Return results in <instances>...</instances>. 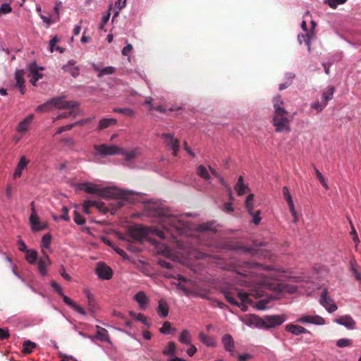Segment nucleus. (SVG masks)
<instances>
[{
    "mask_svg": "<svg viewBox=\"0 0 361 361\" xmlns=\"http://www.w3.org/2000/svg\"><path fill=\"white\" fill-rule=\"evenodd\" d=\"M73 220L78 225H83L85 223V219L78 212H74Z\"/></svg>",
    "mask_w": 361,
    "mask_h": 361,
    "instance_id": "nucleus-50",
    "label": "nucleus"
},
{
    "mask_svg": "<svg viewBox=\"0 0 361 361\" xmlns=\"http://www.w3.org/2000/svg\"><path fill=\"white\" fill-rule=\"evenodd\" d=\"M335 322L344 326L348 329H354L355 328L356 322L350 315L341 316L335 319Z\"/></svg>",
    "mask_w": 361,
    "mask_h": 361,
    "instance_id": "nucleus-14",
    "label": "nucleus"
},
{
    "mask_svg": "<svg viewBox=\"0 0 361 361\" xmlns=\"http://www.w3.org/2000/svg\"><path fill=\"white\" fill-rule=\"evenodd\" d=\"M62 215L60 216L61 219L68 221H70V216H68V209L67 207H63L62 208Z\"/></svg>",
    "mask_w": 361,
    "mask_h": 361,
    "instance_id": "nucleus-60",
    "label": "nucleus"
},
{
    "mask_svg": "<svg viewBox=\"0 0 361 361\" xmlns=\"http://www.w3.org/2000/svg\"><path fill=\"white\" fill-rule=\"evenodd\" d=\"M30 161L25 158V156H21L17 164V166L13 174V178H18L22 176V173L25 169L27 168Z\"/></svg>",
    "mask_w": 361,
    "mask_h": 361,
    "instance_id": "nucleus-15",
    "label": "nucleus"
},
{
    "mask_svg": "<svg viewBox=\"0 0 361 361\" xmlns=\"http://www.w3.org/2000/svg\"><path fill=\"white\" fill-rule=\"evenodd\" d=\"M197 173L200 177L204 178V180H208L210 179L209 172L206 167L204 166L203 165H200L197 167Z\"/></svg>",
    "mask_w": 361,
    "mask_h": 361,
    "instance_id": "nucleus-39",
    "label": "nucleus"
},
{
    "mask_svg": "<svg viewBox=\"0 0 361 361\" xmlns=\"http://www.w3.org/2000/svg\"><path fill=\"white\" fill-rule=\"evenodd\" d=\"M199 338L202 343L207 346L213 347L216 345V341L213 338H211L202 332L199 334Z\"/></svg>",
    "mask_w": 361,
    "mask_h": 361,
    "instance_id": "nucleus-31",
    "label": "nucleus"
},
{
    "mask_svg": "<svg viewBox=\"0 0 361 361\" xmlns=\"http://www.w3.org/2000/svg\"><path fill=\"white\" fill-rule=\"evenodd\" d=\"M117 190L122 195L106 197L107 199H113V200L111 202H109V212L111 214H114L118 209L123 207L126 204V202L128 200L127 192L119 189Z\"/></svg>",
    "mask_w": 361,
    "mask_h": 361,
    "instance_id": "nucleus-6",
    "label": "nucleus"
},
{
    "mask_svg": "<svg viewBox=\"0 0 361 361\" xmlns=\"http://www.w3.org/2000/svg\"><path fill=\"white\" fill-rule=\"evenodd\" d=\"M222 343L226 350L228 352L233 351L235 348L234 341L230 334H227L224 335V336L222 337Z\"/></svg>",
    "mask_w": 361,
    "mask_h": 361,
    "instance_id": "nucleus-23",
    "label": "nucleus"
},
{
    "mask_svg": "<svg viewBox=\"0 0 361 361\" xmlns=\"http://www.w3.org/2000/svg\"><path fill=\"white\" fill-rule=\"evenodd\" d=\"M80 189L84 190L85 192L90 194H96L98 196L104 198L109 197L118 196L122 195L117 188H105L104 189H99L94 184L90 183H84L80 185Z\"/></svg>",
    "mask_w": 361,
    "mask_h": 361,
    "instance_id": "nucleus-5",
    "label": "nucleus"
},
{
    "mask_svg": "<svg viewBox=\"0 0 361 361\" xmlns=\"http://www.w3.org/2000/svg\"><path fill=\"white\" fill-rule=\"evenodd\" d=\"M286 330L287 331L293 334V335H297V336L302 334L310 333L309 331L307 329H306L305 328H304L301 326H298V325H295L293 324H287L286 326Z\"/></svg>",
    "mask_w": 361,
    "mask_h": 361,
    "instance_id": "nucleus-22",
    "label": "nucleus"
},
{
    "mask_svg": "<svg viewBox=\"0 0 361 361\" xmlns=\"http://www.w3.org/2000/svg\"><path fill=\"white\" fill-rule=\"evenodd\" d=\"M51 264V259L49 256L44 254V257L40 258L38 261V270L41 275L47 274V268Z\"/></svg>",
    "mask_w": 361,
    "mask_h": 361,
    "instance_id": "nucleus-20",
    "label": "nucleus"
},
{
    "mask_svg": "<svg viewBox=\"0 0 361 361\" xmlns=\"http://www.w3.org/2000/svg\"><path fill=\"white\" fill-rule=\"evenodd\" d=\"M62 298L63 302L68 306L73 308L75 311H77L78 313L86 315V312L84 310V309L80 307V305H77L75 302H74L73 300H71L68 296L65 295L63 293H62V295H59Z\"/></svg>",
    "mask_w": 361,
    "mask_h": 361,
    "instance_id": "nucleus-21",
    "label": "nucleus"
},
{
    "mask_svg": "<svg viewBox=\"0 0 361 361\" xmlns=\"http://www.w3.org/2000/svg\"><path fill=\"white\" fill-rule=\"evenodd\" d=\"M260 213V210H258L255 213L252 212V214H250L253 217L252 222L255 225H258L261 221Z\"/></svg>",
    "mask_w": 361,
    "mask_h": 361,
    "instance_id": "nucleus-57",
    "label": "nucleus"
},
{
    "mask_svg": "<svg viewBox=\"0 0 361 361\" xmlns=\"http://www.w3.org/2000/svg\"><path fill=\"white\" fill-rule=\"evenodd\" d=\"M285 320L286 318L283 315H272L267 316L262 323L267 328H272L281 325Z\"/></svg>",
    "mask_w": 361,
    "mask_h": 361,
    "instance_id": "nucleus-11",
    "label": "nucleus"
},
{
    "mask_svg": "<svg viewBox=\"0 0 361 361\" xmlns=\"http://www.w3.org/2000/svg\"><path fill=\"white\" fill-rule=\"evenodd\" d=\"M75 102L78 104L77 106H75L73 108H66L67 109H71V110L68 112H66V113H63V114H60L58 118H67L68 116L75 117L76 113L75 112L74 109L78 107V106H79V104L77 102Z\"/></svg>",
    "mask_w": 361,
    "mask_h": 361,
    "instance_id": "nucleus-48",
    "label": "nucleus"
},
{
    "mask_svg": "<svg viewBox=\"0 0 361 361\" xmlns=\"http://www.w3.org/2000/svg\"><path fill=\"white\" fill-rule=\"evenodd\" d=\"M37 258V252L35 250H29L25 252V259L27 262L30 264H33L35 263Z\"/></svg>",
    "mask_w": 361,
    "mask_h": 361,
    "instance_id": "nucleus-36",
    "label": "nucleus"
},
{
    "mask_svg": "<svg viewBox=\"0 0 361 361\" xmlns=\"http://www.w3.org/2000/svg\"><path fill=\"white\" fill-rule=\"evenodd\" d=\"M298 39L300 44L305 42L308 47V50H310V39L309 34H300L298 35Z\"/></svg>",
    "mask_w": 361,
    "mask_h": 361,
    "instance_id": "nucleus-47",
    "label": "nucleus"
},
{
    "mask_svg": "<svg viewBox=\"0 0 361 361\" xmlns=\"http://www.w3.org/2000/svg\"><path fill=\"white\" fill-rule=\"evenodd\" d=\"M176 345L175 343L170 341L168 345L164 349L162 353L165 355L172 356L176 351Z\"/></svg>",
    "mask_w": 361,
    "mask_h": 361,
    "instance_id": "nucleus-40",
    "label": "nucleus"
},
{
    "mask_svg": "<svg viewBox=\"0 0 361 361\" xmlns=\"http://www.w3.org/2000/svg\"><path fill=\"white\" fill-rule=\"evenodd\" d=\"M334 88L333 87H328L322 94V102L326 105L328 102L333 97Z\"/></svg>",
    "mask_w": 361,
    "mask_h": 361,
    "instance_id": "nucleus-37",
    "label": "nucleus"
},
{
    "mask_svg": "<svg viewBox=\"0 0 361 361\" xmlns=\"http://www.w3.org/2000/svg\"><path fill=\"white\" fill-rule=\"evenodd\" d=\"M271 288L280 292L286 291L290 293H295L297 290V288L295 286L284 283H277Z\"/></svg>",
    "mask_w": 361,
    "mask_h": 361,
    "instance_id": "nucleus-26",
    "label": "nucleus"
},
{
    "mask_svg": "<svg viewBox=\"0 0 361 361\" xmlns=\"http://www.w3.org/2000/svg\"><path fill=\"white\" fill-rule=\"evenodd\" d=\"M348 0H325V3L327 4L331 8H336L338 5L345 4Z\"/></svg>",
    "mask_w": 361,
    "mask_h": 361,
    "instance_id": "nucleus-49",
    "label": "nucleus"
},
{
    "mask_svg": "<svg viewBox=\"0 0 361 361\" xmlns=\"http://www.w3.org/2000/svg\"><path fill=\"white\" fill-rule=\"evenodd\" d=\"M94 207H95L99 211H100L103 213L109 212V209H110L109 203L108 204V205H106L103 202L94 201Z\"/></svg>",
    "mask_w": 361,
    "mask_h": 361,
    "instance_id": "nucleus-42",
    "label": "nucleus"
},
{
    "mask_svg": "<svg viewBox=\"0 0 361 361\" xmlns=\"http://www.w3.org/2000/svg\"><path fill=\"white\" fill-rule=\"evenodd\" d=\"M29 220L32 226V229L35 231H38L46 228V226L39 221L35 209H33V212H31Z\"/></svg>",
    "mask_w": 361,
    "mask_h": 361,
    "instance_id": "nucleus-16",
    "label": "nucleus"
},
{
    "mask_svg": "<svg viewBox=\"0 0 361 361\" xmlns=\"http://www.w3.org/2000/svg\"><path fill=\"white\" fill-rule=\"evenodd\" d=\"M159 264L161 267L166 268V269H172V267H173V265L171 263H170L169 262H167L164 259H160L159 261Z\"/></svg>",
    "mask_w": 361,
    "mask_h": 361,
    "instance_id": "nucleus-61",
    "label": "nucleus"
},
{
    "mask_svg": "<svg viewBox=\"0 0 361 361\" xmlns=\"http://www.w3.org/2000/svg\"><path fill=\"white\" fill-rule=\"evenodd\" d=\"M171 328V324L169 322H164L162 327L160 329V332L164 334H168L170 333V330Z\"/></svg>",
    "mask_w": 361,
    "mask_h": 361,
    "instance_id": "nucleus-55",
    "label": "nucleus"
},
{
    "mask_svg": "<svg viewBox=\"0 0 361 361\" xmlns=\"http://www.w3.org/2000/svg\"><path fill=\"white\" fill-rule=\"evenodd\" d=\"M253 200H254V195L250 194L247 195L245 200V207L250 214H252L253 210Z\"/></svg>",
    "mask_w": 361,
    "mask_h": 361,
    "instance_id": "nucleus-43",
    "label": "nucleus"
},
{
    "mask_svg": "<svg viewBox=\"0 0 361 361\" xmlns=\"http://www.w3.org/2000/svg\"><path fill=\"white\" fill-rule=\"evenodd\" d=\"M94 149L103 157L119 154L121 152V147L115 145H94Z\"/></svg>",
    "mask_w": 361,
    "mask_h": 361,
    "instance_id": "nucleus-7",
    "label": "nucleus"
},
{
    "mask_svg": "<svg viewBox=\"0 0 361 361\" xmlns=\"http://www.w3.org/2000/svg\"><path fill=\"white\" fill-rule=\"evenodd\" d=\"M157 312H158L159 315L162 318L166 317L168 316L169 306L165 300H160L159 301Z\"/></svg>",
    "mask_w": 361,
    "mask_h": 361,
    "instance_id": "nucleus-25",
    "label": "nucleus"
},
{
    "mask_svg": "<svg viewBox=\"0 0 361 361\" xmlns=\"http://www.w3.org/2000/svg\"><path fill=\"white\" fill-rule=\"evenodd\" d=\"M77 124V123H73V124H69V125H66L65 126H61L60 128H58L57 131H56V133L57 134H60L64 131H68V130H71L75 125Z\"/></svg>",
    "mask_w": 361,
    "mask_h": 361,
    "instance_id": "nucleus-58",
    "label": "nucleus"
},
{
    "mask_svg": "<svg viewBox=\"0 0 361 361\" xmlns=\"http://www.w3.org/2000/svg\"><path fill=\"white\" fill-rule=\"evenodd\" d=\"M161 137L164 138L166 144L170 146V147L173 149V156L176 157L180 149L179 140L176 138H174L173 135L167 133L162 134Z\"/></svg>",
    "mask_w": 361,
    "mask_h": 361,
    "instance_id": "nucleus-12",
    "label": "nucleus"
},
{
    "mask_svg": "<svg viewBox=\"0 0 361 361\" xmlns=\"http://www.w3.org/2000/svg\"><path fill=\"white\" fill-rule=\"evenodd\" d=\"M94 68L96 71L98 72L99 78H102L105 75H111L116 71V68L113 66H107L104 68H99V67L94 66Z\"/></svg>",
    "mask_w": 361,
    "mask_h": 361,
    "instance_id": "nucleus-28",
    "label": "nucleus"
},
{
    "mask_svg": "<svg viewBox=\"0 0 361 361\" xmlns=\"http://www.w3.org/2000/svg\"><path fill=\"white\" fill-rule=\"evenodd\" d=\"M178 340L180 343L185 344V345H190L191 344V335L190 334V332L185 329L183 330L178 338Z\"/></svg>",
    "mask_w": 361,
    "mask_h": 361,
    "instance_id": "nucleus-33",
    "label": "nucleus"
},
{
    "mask_svg": "<svg viewBox=\"0 0 361 361\" xmlns=\"http://www.w3.org/2000/svg\"><path fill=\"white\" fill-rule=\"evenodd\" d=\"M226 300L233 305L238 306L243 311L247 310L245 304H251L250 294L243 292L238 288H233L223 292Z\"/></svg>",
    "mask_w": 361,
    "mask_h": 361,
    "instance_id": "nucleus-3",
    "label": "nucleus"
},
{
    "mask_svg": "<svg viewBox=\"0 0 361 361\" xmlns=\"http://www.w3.org/2000/svg\"><path fill=\"white\" fill-rule=\"evenodd\" d=\"M36 347V343L30 341V340H27L24 341L23 344V353L25 354H30Z\"/></svg>",
    "mask_w": 361,
    "mask_h": 361,
    "instance_id": "nucleus-35",
    "label": "nucleus"
},
{
    "mask_svg": "<svg viewBox=\"0 0 361 361\" xmlns=\"http://www.w3.org/2000/svg\"><path fill=\"white\" fill-rule=\"evenodd\" d=\"M319 302L329 313H333L338 309L337 305L334 302V300L328 296L327 289L323 290Z\"/></svg>",
    "mask_w": 361,
    "mask_h": 361,
    "instance_id": "nucleus-8",
    "label": "nucleus"
},
{
    "mask_svg": "<svg viewBox=\"0 0 361 361\" xmlns=\"http://www.w3.org/2000/svg\"><path fill=\"white\" fill-rule=\"evenodd\" d=\"M76 62L73 60H70L67 64L63 66L62 69L65 72L69 73L73 78H77L79 74V68L75 66Z\"/></svg>",
    "mask_w": 361,
    "mask_h": 361,
    "instance_id": "nucleus-19",
    "label": "nucleus"
},
{
    "mask_svg": "<svg viewBox=\"0 0 361 361\" xmlns=\"http://www.w3.org/2000/svg\"><path fill=\"white\" fill-rule=\"evenodd\" d=\"M24 71L17 70L15 73L16 86L19 88L21 94H24L25 92V80H24Z\"/></svg>",
    "mask_w": 361,
    "mask_h": 361,
    "instance_id": "nucleus-17",
    "label": "nucleus"
},
{
    "mask_svg": "<svg viewBox=\"0 0 361 361\" xmlns=\"http://www.w3.org/2000/svg\"><path fill=\"white\" fill-rule=\"evenodd\" d=\"M113 249L115 250V252L118 254L120 256H121L123 259H128L127 254L121 248L118 247H113Z\"/></svg>",
    "mask_w": 361,
    "mask_h": 361,
    "instance_id": "nucleus-63",
    "label": "nucleus"
},
{
    "mask_svg": "<svg viewBox=\"0 0 361 361\" xmlns=\"http://www.w3.org/2000/svg\"><path fill=\"white\" fill-rule=\"evenodd\" d=\"M9 336L10 334L8 329L0 328V341L7 339Z\"/></svg>",
    "mask_w": 361,
    "mask_h": 361,
    "instance_id": "nucleus-59",
    "label": "nucleus"
},
{
    "mask_svg": "<svg viewBox=\"0 0 361 361\" xmlns=\"http://www.w3.org/2000/svg\"><path fill=\"white\" fill-rule=\"evenodd\" d=\"M350 270L355 279L361 283V274L357 269V264L355 261L351 260L350 262Z\"/></svg>",
    "mask_w": 361,
    "mask_h": 361,
    "instance_id": "nucleus-38",
    "label": "nucleus"
},
{
    "mask_svg": "<svg viewBox=\"0 0 361 361\" xmlns=\"http://www.w3.org/2000/svg\"><path fill=\"white\" fill-rule=\"evenodd\" d=\"M96 327L97 329V331L95 337H97V338L100 340L101 341H109V336L107 330L98 325Z\"/></svg>",
    "mask_w": 361,
    "mask_h": 361,
    "instance_id": "nucleus-27",
    "label": "nucleus"
},
{
    "mask_svg": "<svg viewBox=\"0 0 361 361\" xmlns=\"http://www.w3.org/2000/svg\"><path fill=\"white\" fill-rule=\"evenodd\" d=\"M96 273L99 279L104 280H109L113 275L112 269L103 262L97 263Z\"/></svg>",
    "mask_w": 361,
    "mask_h": 361,
    "instance_id": "nucleus-9",
    "label": "nucleus"
},
{
    "mask_svg": "<svg viewBox=\"0 0 361 361\" xmlns=\"http://www.w3.org/2000/svg\"><path fill=\"white\" fill-rule=\"evenodd\" d=\"M336 345L339 348L350 347L353 345V341L348 338H341L337 341Z\"/></svg>",
    "mask_w": 361,
    "mask_h": 361,
    "instance_id": "nucleus-45",
    "label": "nucleus"
},
{
    "mask_svg": "<svg viewBox=\"0 0 361 361\" xmlns=\"http://www.w3.org/2000/svg\"><path fill=\"white\" fill-rule=\"evenodd\" d=\"M33 119V115H29L27 117L24 118L17 127V130L20 133H25L27 130L30 124Z\"/></svg>",
    "mask_w": 361,
    "mask_h": 361,
    "instance_id": "nucleus-24",
    "label": "nucleus"
},
{
    "mask_svg": "<svg viewBox=\"0 0 361 361\" xmlns=\"http://www.w3.org/2000/svg\"><path fill=\"white\" fill-rule=\"evenodd\" d=\"M134 300L138 303L141 310H145L149 302V298L143 291L137 292L135 296Z\"/></svg>",
    "mask_w": 361,
    "mask_h": 361,
    "instance_id": "nucleus-18",
    "label": "nucleus"
},
{
    "mask_svg": "<svg viewBox=\"0 0 361 361\" xmlns=\"http://www.w3.org/2000/svg\"><path fill=\"white\" fill-rule=\"evenodd\" d=\"M129 314L135 319L140 321L142 323H143L145 325L149 326V324L147 322V318H146V317H145L144 314H142L141 313L137 314L133 311L129 312Z\"/></svg>",
    "mask_w": 361,
    "mask_h": 361,
    "instance_id": "nucleus-41",
    "label": "nucleus"
},
{
    "mask_svg": "<svg viewBox=\"0 0 361 361\" xmlns=\"http://www.w3.org/2000/svg\"><path fill=\"white\" fill-rule=\"evenodd\" d=\"M298 322L300 323H310L317 325H324L325 324V319L319 315H303L297 320Z\"/></svg>",
    "mask_w": 361,
    "mask_h": 361,
    "instance_id": "nucleus-13",
    "label": "nucleus"
},
{
    "mask_svg": "<svg viewBox=\"0 0 361 361\" xmlns=\"http://www.w3.org/2000/svg\"><path fill=\"white\" fill-rule=\"evenodd\" d=\"M246 189H247V186L243 183V176H240L235 186V190H236L238 195L241 196L244 195Z\"/></svg>",
    "mask_w": 361,
    "mask_h": 361,
    "instance_id": "nucleus-30",
    "label": "nucleus"
},
{
    "mask_svg": "<svg viewBox=\"0 0 361 361\" xmlns=\"http://www.w3.org/2000/svg\"><path fill=\"white\" fill-rule=\"evenodd\" d=\"M159 216L164 231L154 226L146 228L135 226L130 227L126 236L121 237V239L126 242L142 243L149 234L156 235L161 239H166L169 235L173 236L175 233L182 234L188 228V224L182 219L181 216H175L169 214L168 211H162L159 212Z\"/></svg>",
    "mask_w": 361,
    "mask_h": 361,
    "instance_id": "nucleus-1",
    "label": "nucleus"
},
{
    "mask_svg": "<svg viewBox=\"0 0 361 361\" xmlns=\"http://www.w3.org/2000/svg\"><path fill=\"white\" fill-rule=\"evenodd\" d=\"M51 286L58 293L59 295H62L63 290L60 285H59L55 281L51 282Z\"/></svg>",
    "mask_w": 361,
    "mask_h": 361,
    "instance_id": "nucleus-62",
    "label": "nucleus"
},
{
    "mask_svg": "<svg viewBox=\"0 0 361 361\" xmlns=\"http://www.w3.org/2000/svg\"><path fill=\"white\" fill-rule=\"evenodd\" d=\"M113 111L122 114L127 116H133L135 115L134 111L130 108H114Z\"/></svg>",
    "mask_w": 361,
    "mask_h": 361,
    "instance_id": "nucleus-44",
    "label": "nucleus"
},
{
    "mask_svg": "<svg viewBox=\"0 0 361 361\" xmlns=\"http://www.w3.org/2000/svg\"><path fill=\"white\" fill-rule=\"evenodd\" d=\"M273 106L274 109L272 124L276 128V132L281 133L290 131V120L288 119V112L285 109L284 102L281 96H276L273 99Z\"/></svg>",
    "mask_w": 361,
    "mask_h": 361,
    "instance_id": "nucleus-2",
    "label": "nucleus"
},
{
    "mask_svg": "<svg viewBox=\"0 0 361 361\" xmlns=\"http://www.w3.org/2000/svg\"><path fill=\"white\" fill-rule=\"evenodd\" d=\"M326 105L323 102H316L311 104V108L317 110L318 112L322 111Z\"/></svg>",
    "mask_w": 361,
    "mask_h": 361,
    "instance_id": "nucleus-51",
    "label": "nucleus"
},
{
    "mask_svg": "<svg viewBox=\"0 0 361 361\" xmlns=\"http://www.w3.org/2000/svg\"><path fill=\"white\" fill-rule=\"evenodd\" d=\"M117 123L115 118H102L99 121L98 125L99 130H104L109 128L111 126L116 125Z\"/></svg>",
    "mask_w": 361,
    "mask_h": 361,
    "instance_id": "nucleus-29",
    "label": "nucleus"
},
{
    "mask_svg": "<svg viewBox=\"0 0 361 361\" xmlns=\"http://www.w3.org/2000/svg\"><path fill=\"white\" fill-rule=\"evenodd\" d=\"M282 191H283V197L286 200V202H287V203L288 204L289 209L292 210V211H294L293 201L292 196H291V195H290V193L289 192V190H288V187L284 186L283 188Z\"/></svg>",
    "mask_w": 361,
    "mask_h": 361,
    "instance_id": "nucleus-32",
    "label": "nucleus"
},
{
    "mask_svg": "<svg viewBox=\"0 0 361 361\" xmlns=\"http://www.w3.org/2000/svg\"><path fill=\"white\" fill-rule=\"evenodd\" d=\"M94 200H86L83 203V211L85 214H90V208L94 207Z\"/></svg>",
    "mask_w": 361,
    "mask_h": 361,
    "instance_id": "nucleus-52",
    "label": "nucleus"
},
{
    "mask_svg": "<svg viewBox=\"0 0 361 361\" xmlns=\"http://www.w3.org/2000/svg\"><path fill=\"white\" fill-rule=\"evenodd\" d=\"M78 104L75 101H65L63 97H58L52 98L42 105H39L36 108L38 112H46L51 110L53 107L57 109L73 108L77 106Z\"/></svg>",
    "mask_w": 361,
    "mask_h": 361,
    "instance_id": "nucleus-4",
    "label": "nucleus"
},
{
    "mask_svg": "<svg viewBox=\"0 0 361 361\" xmlns=\"http://www.w3.org/2000/svg\"><path fill=\"white\" fill-rule=\"evenodd\" d=\"M12 8L8 4H3L0 6V14H7L11 12Z\"/></svg>",
    "mask_w": 361,
    "mask_h": 361,
    "instance_id": "nucleus-56",
    "label": "nucleus"
},
{
    "mask_svg": "<svg viewBox=\"0 0 361 361\" xmlns=\"http://www.w3.org/2000/svg\"><path fill=\"white\" fill-rule=\"evenodd\" d=\"M314 170L315 175H316L317 178H318V180H319V182L321 183V184L326 189H328L329 188L328 184L325 180L324 177L322 174V173L315 166H314Z\"/></svg>",
    "mask_w": 361,
    "mask_h": 361,
    "instance_id": "nucleus-46",
    "label": "nucleus"
},
{
    "mask_svg": "<svg viewBox=\"0 0 361 361\" xmlns=\"http://www.w3.org/2000/svg\"><path fill=\"white\" fill-rule=\"evenodd\" d=\"M119 154H122L124 156L125 159L126 161H130L133 159L137 154V149H134L131 151H126L123 148L121 147V152Z\"/></svg>",
    "mask_w": 361,
    "mask_h": 361,
    "instance_id": "nucleus-34",
    "label": "nucleus"
},
{
    "mask_svg": "<svg viewBox=\"0 0 361 361\" xmlns=\"http://www.w3.org/2000/svg\"><path fill=\"white\" fill-rule=\"evenodd\" d=\"M133 46L130 44H127L126 47H123L122 50V54L123 56H128L129 53L132 51Z\"/></svg>",
    "mask_w": 361,
    "mask_h": 361,
    "instance_id": "nucleus-64",
    "label": "nucleus"
},
{
    "mask_svg": "<svg viewBox=\"0 0 361 361\" xmlns=\"http://www.w3.org/2000/svg\"><path fill=\"white\" fill-rule=\"evenodd\" d=\"M30 72L29 76L31 77L30 82L32 85H36V82L43 77V75L39 73V70H42V67H39L35 62L31 63L27 66Z\"/></svg>",
    "mask_w": 361,
    "mask_h": 361,
    "instance_id": "nucleus-10",
    "label": "nucleus"
},
{
    "mask_svg": "<svg viewBox=\"0 0 361 361\" xmlns=\"http://www.w3.org/2000/svg\"><path fill=\"white\" fill-rule=\"evenodd\" d=\"M126 0H118L116 2V6H117L118 11H117L115 14L114 15V17L113 18H116V16H118L119 14V11L124 7H126Z\"/></svg>",
    "mask_w": 361,
    "mask_h": 361,
    "instance_id": "nucleus-54",
    "label": "nucleus"
},
{
    "mask_svg": "<svg viewBox=\"0 0 361 361\" xmlns=\"http://www.w3.org/2000/svg\"><path fill=\"white\" fill-rule=\"evenodd\" d=\"M51 236L49 234H45L42 239V247L48 248L51 243Z\"/></svg>",
    "mask_w": 361,
    "mask_h": 361,
    "instance_id": "nucleus-53",
    "label": "nucleus"
}]
</instances>
